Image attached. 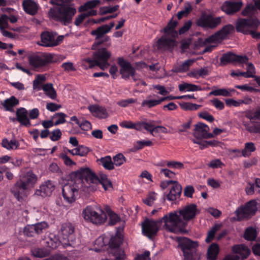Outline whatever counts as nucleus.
Returning a JSON list of instances; mask_svg holds the SVG:
<instances>
[{
	"label": "nucleus",
	"mask_w": 260,
	"mask_h": 260,
	"mask_svg": "<svg viewBox=\"0 0 260 260\" xmlns=\"http://www.w3.org/2000/svg\"><path fill=\"white\" fill-rule=\"evenodd\" d=\"M177 218V216L174 213H168L164 215L161 219L157 220H153L146 219L142 223V232L143 234L151 238L156 234L158 229L162 223H164V228L168 231L175 232V225H183L181 221L176 222Z\"/></svg>",
	"instance_id": "obj_1"
},
{
	"label": "nucleus",
	"mask_w": 260,
	"mask_h": 260,
	"mask_svg": "<svg viewBox=\"0 0 260 260\" xmlns=\"http://www.w3.org/2000/svg\"><path fill=\"white\" fill-rule=\"evenodd\" d=\"M75 180H69L68 183L63 185L62 188V196L65 201L69 203L74 202L79 192L87 193L90 191L93 188L86 185L84 177H78L76 175V172L73 174Z\"/></svg>",
	"instance_id": "obj_2"
},
{
	"label": "nucleus",
	"mask_w": 260,
	"mask_h": 260,
	"mask_svg": "<svg viewBox=\"0 0 260 260\" xmlns=\"http://www.w3.org/2000/svg\"><path fill=\"white\" fill-rule=\"evenodd\" d=\"M37 180V175L29 171L16 182L11 189V192L18 201H21L27 196V192L34 187Z\"/></svg>",
	"instance_id": "obj_3"
},
{
	"label": "nucleus",
	"mask_w": 260,
	"mask_h": 260,
	"mask_svg": "<svg viewBox=\"0 0 260 260\" xmlns=\"http://www.w3.org/2000/svg\"><path fill=\"white\" fill-rule=\"evenodd\" d=\"M76 9L70 5L50 9L48 13L50 18L64 25H68L72 22L76 13Z\"/></svg>",
	"instance_id": "obj_4"
},
{
	"label": "nucleus",
	"mask_w": 260,
	"mask_h": 260,
	"mask_svg": "<svg viewBox=\"0 0 260 260\" xmlns=\"http://www.w3.org/2000/svg\"><path fill=\"white\" fill-rule=\"evenodd\" d=\"M76 175L78 177H84L87 183L101 184L105 190H108L113 187L112 182L107 175L100 173L97 176L88 168H81L76 171Z\"/></svg>",
	"instance_id": "obj_5"
},
{
	"label": "nucleus",
	"mask_w": 260,
	"mask_h": 260,
	"mask_svg": "<svg viewBox=\"0 0 260 260\" xmlns=\"http://www.w3.org/2000/svg\"><path fill=\"white\" fill-rule=\"evenodd\" d=\"M96 49H98V50L93 53V59H84L83 65L87 66L89 68L98 66L101 69L105 70L110 66L108 59L111 56V53L105 48H100L99 46Z\"/></svg>",
	"instance_id": "obj_6"
},
{
	"label": "nucleus",
	"mask_w": 260,
	"mask_h": 260,
	"mask_svg": "<svg viewBox=\"0 0 260 260\" xmlns=\"http://www.w3.org/2000/svg\"><path fill=\"white\" fill-rule=\"evenodd\" d=\"M169 213H174L177 216V218L175 220L176 222L181 221L183 223L182 225L180 226L178 224L175 225L174 233H176L182 231L186 226L187 222L193 219L199 213V212L197 205L191 204L179 209L178 211L171 212Z\"/></svg>",
	"instance_id": "obj_7"
},
{
	"label": "nucleus",
	"mask_w": 260,
	"mask_h": 260,
	"mask_svg": "<svg viewBox=\"0 0 260 260\" xmlns=\"http://www.w3.org/2000/svg\"><path fill=\"white\" fill-rule=\"evenodd\" d=\"M84 219L95 225H101L105 222L107 217L103 209L99 206H87L82 211Z\"/></svg>",
	"instance_id": "obj_8"
},
{
	"label": "nucleus",
	"mask_w": 260,
	"mask_h": 260,
	"mask_svg": "<svg viewBox=\"0 0 260 260\" xmlns=\"http://www.w3.org/2000/svg\"><path fill=\"white\" fill-rule=\"evenodd\" d=\"M114 25V22H112L109 24L103 25L91 31V35L95 37V42L91 47L92 49H96L99 46L102 44H105L107 47L111 45L109 37L105 35L110 31Z\"/></svg>",
	"instance_id": "obj_9"
},
{
	"label": "nucleus",
	"mask_w": 260,
	"mask_h": 260,
	"mask_svg": "<svg viewBox=\"0 0 260 260\" xmlns=\"http://www.w3.org/2000/svg\"><path fill=\"white\" fill-rule=\"evenodd\" d=\"M179 246L184 255V260H199V256L196 252V248L198 243L193 242L185 237H179L178 239Z\"/></svg>",
	"instance_id": "obj_10"
},
{
	"label": "nucleus",
	"mask_w": 260,
	"mask_h": 260,
	"mask_svg": "<svg viewBox=\"0 0 260 260\" xmlns=\"http://www.w3.org/2000/svg\"><path fill=\"white\" fill-rule=\"evenodd\" d=\"M53 55L50 53L35 54L28 57L29 65L33 68L45 71L49 64L52 62Z\"/></svg>",
	"instance_id": "obj_11"
},
{
	"label": "nucleus",
	"mask_w": 260,
	"mask_h": 260,
	"mask_svg": "<svg viewBox=\"0 0 260 260\" xmlns=\"http://www.w3.org/2000/svg\"><path fill=\"white\" fill-rule=\"evenodd\" d=\"M75 227L70 222L62 224L60 228V242L64 247H74L76 245Z\"/></svg>",
	"instance_id": "obj_12"
},
{
	"label": "nucleus",
	"mask_w": 260,
	"mask_h": 260,
	"mask_svg": "<svg viewBox=\"0 0 260 260\" xmlns=\"http://www.w3.org/2000/svg\"><path fill=\"white\" fill-rule=\"evenodd\" d=\"M55 32L46 31L42 32L41 34V41L38 44L46 47H52L58 45L60 44L64 36L62 35L57 37Z\"/></svg>",
	"instance_id": "obj_13"
},
{
	"label": "nucleus",
	"mask_w": 260,
	"mask_h": 260,
	"mask_svg": "<svg viewBox=\"0 0 260 260\" xmlns=\"http://www.w3.org/2000/svg\"><path fill=\"white\" fill-rule=\"evenodd\" d=\"M117 63L120 66V74L122 78L128 79L132 77L134 81L139 80V76L135 73V69L132 67L130 62L125 60L123 57L117 58Z\"/></svg>",
	"instance_id": "obj_14"
},
{
	"label": "nucleus",
	"mask_w": 260,
	"mask_h": 260,
	"mask_svg": "<svg viewBox=\"0 0 260 260\" xmlns=\"http://www.w3.org/2000/svg\"><path fill=\"white\" fill-rule=\"evenodd\" d=\"M221 22L220 17H214L210 14L202 15L196 22L198 26L206 29H214Z\"/></svg>",
	"instance_id": "obj_15"
},
{
	"label": "nucleus",
	"mask_w": 260,
	"mask_h": 260,
	"mask_svg": "<svg viewBox=\"0 0 260 260\" xmlns=\"http://www.w3.org/2000/svg\"><path fill=\"white\" fill-rule=\"evenodd\" d=\"M259 24L258 19H240L236 23V29L238 32L249 34L251 29H255Z\"/></svg>",
	"instance_id": "obj_16"
},
{
	"label": "nucleus",
	"mask_w": 260,
	"mask_h": 260,
	"mask_svg": "<svg viewBox=\"0 0 260 260\" xmlns=\"http://www.w3.org/2000/svg\"><path fill=\"white\" fill-rule=\"evenodd\" d=\"M122 241L123 237L120 233H117L114 237L111 238L109 255H117L118 258H124V251L119 247Z\"/></svg>",
	"instance_id": "obj_17"
},
{
	"label": "nucleus",
	"mask_w": 260,
	"mask_h": 260,
	"mask_svg": "<svg viewBox=\"0 0 260 260\" xmlns=\"http://www.w3.org/2000/svg\"><path fill=\"white\" fill-rule=\"evenodd\" d=\"M49 226L45 221H41L36 224H28L23 230L24 235L27 237H35L43 233Z\"/></svg>",
	"instance_id": "obj_18"
},
{
	"label": "nucleus",
	"mask_w": 260,
	"mask_h": 260,
	"mask_svg": "<svg viewBox=\"0 0 260 260\" xmlns=\"http://www.w3.org/2000/svg\"><path fill=\"white\" fill-rule=\"evenodd\" d=\"M234 31V27L231 24L223 26L220 30L206 39L207 43H214L223 40L226 37Z\"/></svg>",
	"instance_id": "obj_19"
},
{
	"label": "nucleus",
	"mask_w": 260,
	"mask_h": 260,
	"mask_svg": "<svg viewBox=\"0 0 260 260\" xmlns=\"http://www.w3.org/2000/svg\"><path fill=\"white\" fill-rule=\"evenodd\" d=\"M256 210V202L251 200L248 202L245 206L238 208L236 213L238 219H241L248 218L250 215L254 214Z\"/></svg>",
	"instance_id": "obj_20"
},
{
	"label": "nucleus",
	"mask_w": 260,
	"mask_h": 260,
	"mask_svg": "<svg viewBox=\"0 0 260 260\" xmlns=\"http://www.w3.org/2000/svg\"><path fill=\"white\" fill-rule=\"evenodd\" d=\"M209 127L206 124L199 122L195 125L193 132V136L197 139H209L214 137L213 134L209 133Z\"/></svg>",
	"instance_id": "obj_21"
},
{
	"label": "nucleus",
	"mask_w": 260,
	"mask_h": 260,
	"mask_svg": "<svg viewBox=\"0 0 260 260\" xmlns=\"http://www.w3.org/2000/svg\"><path fill=\"white\" fill-rule=\"evenodd\" d=\"M54 189V183L50 180H47L40 185L39 188L36 190L34 195L42 197H49Z\"/></svg>",
	"instance_id": "obj_22"
},
{
	"label": "nucleus",
	"mask_w": 260,
	"mask_h": 260,
	"mask_svg": "<svg viewBox=\"0 0 260 260\" xmlns=\"http://www.w3.org/2000/svg\"><path fill=\"white\" fill-rule=\"evenodd\" d=\"M242 6L241 2H225L222 6V10L228 14H232L238 11Z\"/></svg>",
	"instance_id": "obj_23"
},
{
	"label": "nucleus",
	"mask_w": 260,
	"mask_h": 260,
	"mask_svg": "<svg viewBox=\"0 0 260 260\" xmlns=\"http://www.w3.org/2000/svg\"><path fill=\"white\" fill-rule=\"evenodd\" d=\"M16 115L17 120L21 125L26 127H28L31 125L30 120L27 116V111L25 108H20L17 109Z\"/></svg>",
	"instance_id": "obj_24"
},
{
	"label": "nucleus",
	"mask_w": 260,
	"mask_h": 260,
	"mask_svg": "<svg viewBox=\"0 0 260 260\" xmlns=\"http://www.w3.org/2000/svg\"><path fill=\"white\" fill-rule=\"evenodd\" d=\"M176 45L174 39L173 38H168L166 35L159 39L157 43V48L163 50L173 47Z\"/></svg>",
	"instance_id": "obj_25"
},
{
	"label": "nucleus",
	"mask_w": 260,
	"mask_h": 260,
	"mask_svg": "<svg viewBox=\"0 0 260 260\" xmlns=\"http://www.w3.org/2000/svg\"><path fill=\"white\" fill-rule=\"evenodd\" d=\"M182 191V187L178 182H174L170 189V192L167 194V199L170 201H174L179 199Z\"/></svg>",
	"instance_id": "obj_26"
},
{
	"label": "nucleus",
	"mask_w": 260,
	"mask_h": 260,
	"mask_svg": "<svg viewBox=\"0 0 260 260\" xmlns=\"http://www.w3.org/2000/svg\"><path fill=\"white\" fill-rule=\"evenodd\" d=\"M232 250L233 252L239 254L242 259L246 258L250 253V249L243 244L234 245Z\"/></svg>",
	"instance_id": "obj_27"
},
{
	"label": "nucleus",
	"mask_w": 260,
	"mask_h": 260,
	"mask_svg": "<svg viewBox=\"0 0 260 260\" xmlns=\"http://www.w3.org/2000/svg\"><path fill=\"white\" fill-rule=\"evenodd\" d=\"M88 109L94 116L100 118H105L108 116L106 110L102 107L97 105H90L88 107Z\"/></svg>",
	"instance_id": "obj_28"
},
{
	"label": "nucleus",
	"mask_w": 260,
	"mask_h": 260,
	"mask_svg": "<svg viewBox=\"0 0 260 260\" xmlns=\"http://www.w3.org/2000/svg\"><path fill=\"white\" fill-rule=\"evenodd\" d=\"M166 98H160L158 99L152 98L151 95H149L146 99L143 100L141 103V106L143 108H151L160 104L166 100Z\"/></svg>",
	"instance_id": "obj_29"
},
{
	"label": "nucleus",
	"mask_w": 260,
	"mask_h": 260,
	"mask_svg": "<svg viewBox=\"0 0 260 260\" xmlns=\"http://www.w3.org/2000/svg\"><path fill=\"white\" fill-rule=\"evenodd\" d=\"M255 6L249 5L242 12V14L244 16L252 17L256 13V8L260 10V0H256L254 2Z\"/></svg>",
	"instance_id": "obj_30"
},
{
	"label": "nucleus",
	"mask_w": 260,
	"mask_h": 260,
	"mask_svg": "<svg viewBox=\"0 0 260 260\" xmlns=\"http://www.w3.org/2000/svg\"><path fill=\"white\" fill-rule=\"evenodd\" d=\"M242 124L245 129L250 133H260V122L255 121H242Z\"/></svg>",
	"instance_id": "obj_31"
},
{
	"label": "nucleus",
	"mask_w": 260,
	"mask_h": 260,
	"mask_svg": "<svg viewBox=\"0 0 260 260\" xmlns=\"http://www.w3.org/2000/svg\"><path fill=\"white\" fill-rule=\"evenodd\" d=\"M22 5L24 11L28 14L35 15L38 11L37 4L32 0H25Z\"/></svg>",
	"instance_id": "obj_32"
},
{
	"label": "nucleus",
	"mask_w": 260,
	"mask_h": 260,
	"mask_svg": "<svg viewBox=\"0 0 260 260\" xmlns=\"http://www.w3.org/2000/svg\"><path fill=\"white\" fill-rule=\"evenodd\" d=\"M20 144L15 139H4L2 142V146L8 150H15L18 149Z\"/></svg>",
	"instance_id": "obj_33"
},
{
	"label": "nucleus",
	"mask_w": 260,
	"mask_h": 260,
	"mask_svg": "<svg viewBox=\"0 0 260 260\" xmlns=\"http://www.w3.org/2000/svg\"><path fill=\"white\" fill-rule=\"evenodd\" d=\"M18 100L14 96H12L10 98L1 102V105L5 110L11 112L13 111L14 107L18 105Z\"/></svg>",
	"instance_id": "obj_34"
},
{
	"label": "nucleus",
	"mask_w": 260,
	"mask_h": 260,
	"mask_svg": "<svg viewBox=\"0 0 260 260\" xmlns=\"http://www.w3.org/2000/svg\"><path fill=\"white\" fill-rule=\"evenodd\" d=\"M41 89L44 92L46 96L52 100H55L57 98V93L53 87V84L50 83L44 84Z\"/></svg>",
	"instance_id": "obj_35"
},
{
	"label": "nucleus",
	"mask_w": 260,
	"mask_h": 260,
	"mask_svg": "<svg viewBox=\"0 0 260 260\" xmlns=\"http://www.w3.org/2000/svg\"><path fill=\"white\" fill-rule=\"evenodd\" d=\"M236 90L234 89L231 88H219L213 90L209 93V95L214 96H232L233 93Z\"/></svg>",
	"instance_id": "obj_36"
},
{
	"label": "nucleus",
	"mask_w": 260,
	"mask_h": 260,
	"mask_svg": "<svg viewBox=\"0 0 260 260\" xmlns=\"http://www.w3.org/2000/svg\"><path fill=\"white\" fill-rule=\"evenodd\" d=\"M178 22L176 21L171 20L164 28V31L167 36H171L172 38H174L177 36V32L175 30V28L177 26Z\"/></svg>",
	"instance_id": "obj_37"
},
{
	"label": "nucleus",
	"mask_w": 260,
	"mask_h": 260,
	"mask_svg": "<svg viewBox=\"0 0 260 260\" xmlns=\"http://www.w3.org/2000/svg\"><path fill=\"white\" fill-rule=\"evenodd\" d=\"M219 252V247L216 243L212 244L207 251V258L208 260H216Z\"/></svg>",
	"instance_id": "obj_38"
},
{
	"label": "nucleus",
	"mask_w": 260,
	"mask_h": 260,
	"mask_svg": "<svg viewBox=\"0 0 260 260\" xmlns=\"http://www.w3.org/2000/svg\"><path fill=\"white\" fill-rule=\"evenodd\" d=\"M209 75V70L208 67L201 68L200 69L194 70L192 71L190 74L189 76L199 79L200 77L204 78Z\"/></svg>",
	"instance_id": "obj_39"
},
{
	"label": "nucleus",
	"mask_w": 260,
	"mask_h": 260,
	"mask_svg": "<svg viewBox=\"0 0 260 260\" xmlns=\"http://www.w3.org/2000/svg\"><path fill=\"white\" fill-rule=\"evenodd\" d=\"M178 87L180 91H196L202 90L200 86L187 83L180 84Z\"/></svg>",
	"instance_id": "obj_40"
},
{
	"label": "nucleus",
	"mask_w": 260,
	"mask_h": 260,
	"mask_svg": "<svg viewBox=\"0 0 260 260\" xmlns=\"http://www.w3.org/2000/svg\"><path fill=\"white\" fill-rule=\"evenodd\" d=\"M49 212L45 207L41 208L39 209L35 210L34 212V217L37 220L47 218L49 216Z\"/></svg>",
	"instance_id": "obj_41"
},
{
	"label": "nucleus",
	"mask_w": 260,
	"mask_h": 260,
	"mask_svg": "<svg viewBox=\"0 0 260 260\" xmlns=\"http://www.w3.org/2000/svg\"><path fill=\"white\" fill-rule=\"evenodd\" d=\"M236 55L228 52L222 55L220 59L221 65H225L230 62H235Z\"/></svg>",
	"instance_id": "obj_42"
},
{
	"label": "nucleus",
	"mask_w": 260,
	"mask_h": 260,
	"mask_svg": "<svg viewBox=\"0 0 260 260\" xmlns=\"http://www.w3.org/2000/svg\"><path fill=\"white\" fill-rule=\"evenodd\" d=\"M194 62V59H187L182 64L177 66L174 69L176 72H184L188 71L190 66Z\"/></svg>",
	"instance_id": "obj_43"
},
{
	"label": "nucleus",
	"mask_w": 260,
	"mask_h": 260,
	"mask_svg": "<svg viewBox=\"0 0 260 260\" xmlns=\"http://www.w3.org/2000/svg\"><path fill=\"white\" fill-rule=\"evenodd\" d=\"M256 149L254 144L252 142H248L245 144L244 149L241 151L242 155L244 157H249L252 152Z\"/></svg>",
	"instance_id": "obj_44"
},
{
	"label": "nucleus",
	"mask_w": 260,
	"mask_h": 260,
	"mask_svg": "<svg viewBox=\"0 0 260 260\" xmlns=\"http://www.w3.org/2000/svg\"><path fill=\"white\" fill-rule=\"evenodd\" d=\"M103 167L106 170H112L114 169V164L111 156H106L100 158L99 160Z\"/></svg>",
	"instance_id": "obj_45"
},
{
	"label": "nucleus",
	"mask_w": 260,
	"mask_h": 260,
	"mask_svg": "<svg viewBox=\"0 0 260 260\" xmlns=\"http://www.w3.org/2000/svg\"><path fill=\"white\" fill-rule=\"evenodd\" d=\"M100 4L99 0H91L87 2L83 5L81 6L79 9V12L86 11L89 9L94 8Z\"/></svg>",
	"instance_id": "obj_46"
},
{
	"label": "nucleus",
	"mask_w": 260,
	"mask_h": 260,
	"mask_svg": "<svg viewBox=\"0 0 260 260\" xmlns=\"http://www.w3.org/2000/svg\"><path fill=\"white\" fill-rule=\"evenodd\" d=\"M73 155L85 156L89 152V149L83 145H79L77 147L72 149Z\"/></svg>",
	"instance_id": "obj_47"
},
{
	"label": "nucleus",
	"mask_w": 260,
	"mask_h": 260,
	"mask_svg": "<svg viewBox=\"0 0 260 260\" xmlns=\"http://www.w3.org/2000/svg\"><path fill=\"white\" fill-rule=\"evenodd\" d=\"M139 121L133 122L132 121L124 120L120 123V126L122 127L128 129H135L138 131L140 129Z\"/></svg>",
	"instance_id": "obj_48"
},
{
	"label": "nucleus",
	"mask_w": 260,
	"mask_h": 260,
	"mask_svg": "<svg viewBox=\"0 0 260 260\" xmlns=\"http://www.w3.org/2000/svg\"><path fill=\"white\" fill-rule=\"evenodd\" d=\"M180 106L183 110L185 111H194L201 107V105L186 102L180 103Z\"/></svg>",
	"instance_id": "obj_49"
},
{
	"label": "nucleus",
	"mask_w": 260,
	"mask_h": 260,
	"mask_svg": "<svg viewBox=\"0 0 260 260\" xmlns=\"http://www.w3.org/2000/svg\"><path fill=\"white\" fill-rule=\"evenodd\" d=\"M33 256L36 257L43 258L47 256L49 253L44 248H35L31 250Z\"/></svg>",
	"instance_id": "obj_50"
},
{
	"label": "nucleus",
	"mask_w": 260,
	"mask_h": 260,
	"mask_svg": "<svg viewBox=\"0 0 260 260\" xmlns=\"http://www.w3.org/2000/svg\"><path fill=\"white\" fill-rule=\"evenodd\" d=\"M154 121L152 120H150L148 122L146 121H139V123L140 124V129H138V131H142L143 129H144L147 132H149L150 134L154 125Z\"/></svg>",
	"instance_id": "obj_51"
},
{
	"label": "nucleus",
	"mask_w": 260,
	"mask_h": 260,
	"mask_svg": "<svg viewBox=\"0 0 260 260\" xmlns=\"http://www.w3.org/2000/svg\"><path fill=\"white\" fill-rule=\"evenodd\" d=\"M46 76L44 75H38L33 81V88L39 90L40 85L46 80Z\"/></svg>",
	"instance_id": "obj_52"
},
{
	"label": "nucleus",
	"mask_w": 260,
	"mask_h": 260,
	"mask_svg": "<svg viewBox=\"0 0 260 260\" xmlns=\"http://www.w3.org/2000/svg\"><path fill=\"white\" fill-rule=\"evenodd\" d=\"M244 237L247 240H254L256 237V231L252 228H248L245 232Z\"/></svg>",
	"instance_id": "obj_53"
},
{
	"label": "nucleus",
	"mask_w": 260,
	"mask_h": 260,
	"mask_svg": "<svg viewBox=\"0 0 260 260\" xmlns=\"http://www.w3.org/2000/svg\"><path fill=\"white\" fill-rule=\"evenodd\" d=\"M114 167H119L126 161V158L121 153H118L113 158Z\"/></svg>",
	"instance_id": "obj_54"
},
{
	"label": "nucleus",
	"mask_w": 260,
	"mask_h": 260,
	"mask_svg": "<svg viewBox=\"0 0 260 260\" xmlns=\"http://www.w3.org/2000/svg\"><path fill=\"white\" fill-rule=\"evenodd\" d=\"M219 225L215 224L211 229V230L208 232L207 237L205 239L206 242L209 243L213 239L215 234L219 230Z\"/></svg>",
	"instance_id": "obj_55"
},
{
	"label": "nucleus",
	"mask_w": 260,
	"mask_h": 260,
	"mask_svg": "<svg viewBox=\"0 0 260 260\" xmlns=\"http://www.w3.org/2000/svg\"><path fill=\"white\" fill-rule=\"evenodd\" d=\"M66 116V114L62 112L56 113L53 116V118H57V119L54 122V125H57L60 124L64 123L66 122L65 117Z\"/></svg>",
	"instance_id": "obj_56"
},
{
	"label": "nucleus",
	"mask_w": 260,
	"mask_h": 260,
	"mask_svg": "<svg viewBox=\"0 0 260 260\" xmlns=\"http://www.w3.org/2000/svg\"><path fill=\"white\" fill-rule=\"evenodd\" d=\"M157 194L154 192H150L147 197L143 200V202L149 206H151L156 199Z\"/></svg>",
	"instance_id": "obj_57"
},
{
	"label": "nucleus",
	"mask_w": 260,
	"mask_h": 260,
	"mask_svg": "<svg viewBox=\"0 0 260 260\" xmlns=\"http://www.w3.org/2000/svg\"><path fill=\"white\" fill-rule=\"evenodd\" d=\"M62 135L60 130L58 128L53 130L50 133V139L52 141H58Z\"/></svg>",
	"instance_id": "obj_58"
},
{
	"label": "nucleus",
	"mask_w": 260,
	"mask_h": 260,
	"mask_svg": "<svg viewBox=\"0 0 260 260\" xmlns=\"http://www.w3.org/2000/svg\"><path fill=\"white\" fill-rule=\"evenodd\" d=\"M208 166L212 169H216L222 168L224 164L219 159H215L210 161Z\"/></svg>",
	"instance_id": "obj_59"
},
{
	"label": "nucleus",
	"mask_w": 260,
	"mask_h": 260,
	"mask_svg": "<svg viewBox=\"0 0 260 260\" xmlns=\"http://www.w3.org/2000/svg\"><path fill=\"white\" fill-rule=\"evenodd\" d=\"M137 101L136 99H127L125 100H122L120 101H119L117 103V104L122 107H126L128 106L129 104H133L136 103Z\"/></svg>",
	"instance_id": "obj_60"
},
{
	"label": "nucleus",
	"mask_w": 260,
	"mask_h": 260,
	"mask_svg": "<svg viewBox=\"0 0 260 260\" xmlns=\"http://www.w3.org/2000/svg\"><path fill=\"white\" fill-rule=\"evenodd\" d=\"M198 116L208 121L213 122L214 120V117L206 111H202L198 113Z\"/></svg>",
	"instance_id": "obj_61"
},
{
	"label": "nucleus",
	"mask_w": 260,
	"mask_h": 260,
	"mask_svg": "<svg viewBox=\"0 0 260 260\" xmlns=\"http://www.w3.org/2000/svg\"><path fill=\"white\" fill-rule=\"evenodd\" d=\"M119 7V5H115L113 7L109 6L103 7L101 9L102 11L101 14H106L107 13H112L116 11L118 9Z\"/></svg>",
	"instance_id": "obj_62"
},
{
	"label": "nucleus",
	"mask_w": 260,
	"mask_h": 260,
	"mask_svg": "<svg viewBox=\"0 0 260 260\" xmlns=\"http://www.w3.org/2000/svg\"><path fill=\"white\" fill-rule=\"evenodd\" d=\"M109 216L110 218L109 224L110 225H114L120 221L119 217L112 211L109 213Z\"/></svg>",
	"instance_id": "obj_63"
},
{
	"label": "nucleus",
	"mask_w": 260,
	"mask_h": 260,
	"mask_svg": "<svg viewBox=\"0 0 260 260\" xmlns=\"http://www.w3.org/2000/svg\"><path fill=\"white\" fill-rule=\"evenodd\" d=\"M78 126L84 131H88L91 128L90 122L87 120L82 119Z\"/></svg>",
	"instance_id": "obj_64"
}]
</instances>
